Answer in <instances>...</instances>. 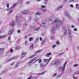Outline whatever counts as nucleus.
<instances>
[{
  "label": "nucleus",
  "mask_w": 79,
  "mask_h": 79,
  "mask_svg": "<svg viewBox=\"0 0 79 79\" xmlns=\"http://www.w3.org/2000/svg\"><path fill=\"white\" fill-rule=\"evenodd\" d=\"M32 78V76H30L29 78H28L27 79H31Z\"/></svg>",
  "instance_id": "28"
},
{
  "label": "nucleus",
  "mask_w": 79,
  "mask_h": 79,
  "mask_svg": "<svg viewBox=\"0 0 79 79\" xmlns=\"http://www.w3.org/2000/svg\"><path fill=\"white\" fill-rule=\"evenodd\" d=\"M61 63V61L59 62L58 61H57V62H55L54 63V64L58 65V64H60Z\"/></svg>",
  "instance_id": "7"
},
{
  "label": "nucleus",
  "mask_w": 79,
  "mask_h": 79,
  "mask_svg": "<svg viewBox=\"0 0 79 79\" xmlns=\"http://www.w3.org/2000/svg\"><path fill=\"white\" fill-rule=\"evenodd\" d=\"M54 32H53V31H52V32L53 33H53H55V31H54Z\"/></svg>",
  "instance_id": "55"
},
{
  "label": "nucleus",
  "mask_w": 79,
  "mask_h": 79,
  "mask_svg": "<svg viewBox=\"0 0 79 79\" xmlns=\"http://www.w3.org/2000/svg\"><path fill=\"white\" fill-rule=\"evenodd\" d=\"M79 74V72H77L76 73H75V74Z\"/></svg>",
  "instance_id": "25"
},
{
  "label": "nucleus",
  "mask_w": 79,
  "mask_h": 79,
  "mask_svg": "<svg viewBox=\"0 0 79 79\" xmlns=\"http://www.w3.org/2000/svg\"><path fill=\"white\" fill-rule=\"evenodd\" d=\"M49 21H51V19H49Z\"/></svg>",
  "instance_id": "58"
},
{
  "label": "nucleus",
  "mask_w": 79,
  "mask_h": 79,
  "mask_svg": "<svg viewBox=\"0 0 79 79\" xmlns=\"http://www.w3.org/2000/svg\"><path fill=\"white\" fill-rule=\"evenodd\" d=\"M40 66L41 67V68H43V67H44L45 66L44 65H43L42 64H40Z\"/></svg>",
  "instance_id": "17"
},
{
  "label": "nucleus",
  "mask_w": 79,
  "mask_h": 79,
  "mask_svg": "<svg viewBox=\"0 0 79 79\" xmlns=\"http://www.w3.org/2000/svg\"><path fill=\"white\" fill-rule=\"evenodd\" d=\"M73 31H77V29L76 28H74V29H73Z\"/></svg>",
  "instance_id": "37"
},
{
  "label": "nucleus",
  "mask_w": 79,
  "mask_h": 79,
  "mask_svg": "<svg viewBox=\"0 0 79 79\" xmlns=\"http://www.w3.org/2000/svg\"><path fill=\"white\" fill-rule=\"evenodd\" d=\"M20 48V47L19 46H17L16 48L15 49L16 50H19Z\"/></svg>",
  "instance_id": "14"
},
{
  "label": "nucleus",
  "mask_w": 79,
  "mask_h": 79,
  "mask_svg": "<svg viewBox=\"0 0 79 79\" xmlns=\"http://www.w3.org/2000/svg\"><path fill=\"white\" fill-rule=\"evenodd\" d=\"M10 52H11V53H12V52H13V49H10Z\"/></svg>",
  "instance_id": "38"
},
{
  "label": "nucleus",
  "mask_w": 79,
  "mask_h": 79,
  "mask_svg": "<svg viewBox=\"0 0 79 79\" xmlns=\"http://www.w3.org/2000/svg\"><path fill=\"white\" fill-rule=\"evenodd\" d=\"M46 11H47V10H45V9L43 10V12H46Z\"/></svg>",
  "instance_id": "35"
},
{
  "label": "nucleus",
  "mask_w": 79,
  "mask_h": 79,
  "mask_svg": "<svg viewBox=\"0 0 79 79\" xmlns=\"http://www.w3.org/2000/svg\"><path fill=\"white\" fill-rule=\"evenodd\" d=\"M41 14V13H38L37 12V13H36L35 15H40Z\"/></svg>",
  "instance_id": "20"
},
{
  "label": "nucleus",
  "mask_w": 79,
  "mask_h": 79,
  "mask_svg": "<svg viewBox=\"0 0 79 79\" xmlns=\"http://www.w3.org/2000/svg\"><path fill=\"white\" fill-rule=\"evenodd\" d=\"M78 22H79V19H78Z\"/></svg>",
  "instance_id": "59"
},
{
  "label": "nucleus",
  "mask_w": 79,
  "mask_h": 79,
  "mask_svg": "<svg viewBox=\"0 0 79 79\" xmlns=\"http://www.w3.org/2000/svg\"><path fill=\"white\" fill-rule=\"evenodd\" d=\"M37 1H38V2H40V0H37Z\"/></svg>",
  "instance_id": "56"
},
{
  "label": "nucleus",
  "mask_w": 79,
  "mask_h": 79,
  "mask_svg": "<svg viewBox=\"0 0 79 79\" xmlns=\"http://www.w3.org/2000/svg\"><path fill=\"white\" fill-rule=\"evenodd\" d=\"M51 39H54V38H52V37H51Z\"/></svg>",
  "instance_id": "49"
},
{
  "label": "nucleus",
  "mask_w": 79,
  "mask_h": 79,
  "mask_svg": "<svg viewBox=\"0 0 79 79\" xmlns=\"http://www.w3.org/2000/svg\"><path fill=\"white\" fill-rule=\"evenodd\" d=\"M76 7H77V6H78V4H76Z\"/></svg>",
  "instance_id": "43"
},
{
  "label": "nucleus",
  "mask_w": 79,
  "mask_h": 79,
  "mask_svg": "<svg viewBox=\"0 0 79 79\" xmlns=\"http://www.w3.org/2000/svg\"><path fill=\"white\" fill-rule=\"evenodd\" d=\"M18 19V16H16V20L17 21Z\"/></svg>",
  "instance_id": "36"
},
{
  "label": "nucleus",
  "mask_w": 79,
  "mask_h": 79,
  "mask_svg": "<svg viewBox=\"0 0 79 79\" xmlns=\"http://www.w3.org/2000/svg\"><path fill=\"white\" fill-rule=\"evenodd\" d=\"M30 49L31 50H32L33 49H34V44H32V45L30 47Z\"/></svg>",
  "instance_id": "6"
},
{
  "label": "nucleus",
  "mask_w": 79,
  "mask_h": 79,
  "mask_svg": "<svg viewBox=\"0 0 79 79\" xmlns=\"http://www.w3.org/2000/svg\"><path fill=\"white\" fill-rule=\"evenodd\" d=\"M10 39H11V38L10 37H9V38H8V40H10Z\"/></svg>",
  "instance_id": "45"
},
{
  "label": "nucleus",
  "mask_w": 79,
  "mask_h": 79,
  "mask_svg": "<svg viewBox=\"0 0 79 79\" xmlns=\"http://www.w3.org/2000/svg\"><path fill=\"white\" fill-rule=\"evenodd\" d=\"M59 20V19L57 18V19L54 21V23H56V22H58L59 21H60V20Z\"/></svg>",
  "instance_id": "10"
},
{
  "label": "nucleus",
  "mask_w": 79,
  "mask_h": 79,
  "mask_svg": "<svg viewBox=\"0 0 79 79\" xmlns=\"http://www.w3.org/2000/svg\"><path fill=\"white\" fill-rule=\"evenodd\" d=\"M25 55H26V53L23 52L22 54V57H23V56H25Z\"/></svg>",
  "instance_id": "15"
},
{
  "label": "nucleus",
  "mask_w": 79,
  "mask_h": 79,
  "mask_svg": "<svg viewBox=\"0 0 79 79\" xmlns=\"http://www.w3.org/2000/svg\"><path fill=\"white\" fill-rule=\"evenodd\" d=\"M65 32H64V34H67V29H65Z\"/></svg>",
  "instance_id": "19"
},
{
  "label": "nucleus",
  "mask_w": 79,
  "mask_h": 79,
  "mask_svg": "<svg viewBox=\"0 0 79 79\" xmlns=\"http://www.w3.org/2000/svg\"><path fill=\"white\" fill-rule=\"evenodd\" d=\"M41 8H45V6H41Z\"/></svg>",
  "instance_id": "29"
},
{
  "label": "nucleus",
  "mask_w": 79,
  "mask_h": 79,
  "mask_svg": "<svg viewBox=\"0 0 79 79\" xmlns=\"http://www.w3.org/2000/svg\"><path fill=\"white\" fill-rule=\"evenodd\" d=\"M26 4H29V2H26L25 3Z\"/></svg>",
  "instance_id": "34"
},
{
  "label": "nucleus",
  "mask_w": 79,
  "mask_h": 79,
  "mask_svg": "<svg viewBox=\"0 0 79 79\" xmlns=\"http://www.w3.org/2000/svg\"><path fill=\"white\" fill-rule=\"evenodd\" d=\"M10 25L11 26H13L14 25V23H10Z\"/></svg>",
  "instance_id": "21"
},
{
  "label": "nucleus",
  "mask_w": 79,
  "mask_h": 79,
  "mask_svg": "<svg viewBox=\"0 0 79 79\" xmlns=\"http://www.w3.org/2000/svg\"><path fill=\"white\" fill-rule=\"evenodd\" d=\"M13 11V10H11L9 12V13H11V12H12V11Z\"/></svg>",
  "instance_id": "47"
},
{
  "label": "nucleus",
  "mask_w": 79,
  "mask_h": 79,
  "mask_svg": "<svg viewBox=\"0 0 79 79\" xmlns=\"http://www.w3.org/2000/svg\"><path fill=\"white\" fill-rule=\"evenodd\" d=\"M71 7H73V4H71L70 5Z\"/></svg>",
  "instance_id": "41"
},
{
  "label": "nucleus",
  "mask_w": 79,
  "mask_h": 79,
  "mask_svg": "<svg viewBox=\"0 0 79 79\" xmlns=\"http://www.w3.org/2000/svg\"><path fill=\"white\" fill-rule=\"evenodd\" d=\"M69 2H71V1H69Z\"/></svg>",
  "instance_id": "62"
},
{
  "label": "nucleus",
  "mask_w": 79,
  "mask_h": 79,
  "mask_svg": "<svg viewBox=\"0 0 79 79\" xmlns=\"http://www.w3.org/2000/svg\"><path fill=\"white\" fill-rule=\"evenodd\" d=\"M52 59V58L50 57L49 60L48 59H44V60L45 62H49L50 61V60Z\"/></svg>",
  "instance_id": "5"
},
{
  "label": "nucleus",
  "mask_w": 79,
  "mask_h": 79,
  "mask_svg": "<svg viewBox=\"0 0 79 79\" xmlns=\"http://www.w3.org/2000/svg\"><path fill=\"white\" fill-rule=\"evenodd\" d=\"M13 64H14V62H13L11 63V66H13Z\"/></svg>",
  "instance_id": "39"
},
{
  "label": "nucleus",
  "mask_w": 79,
  "mask_h": 79,
  "mask_svg": "<svg viewBox=\"0 0 79 79\" xmlns=\"http://www.w3.org/2000/svg\"><path fill=\"white\" fill-rule=\"evenodd\" d=\"M67 63V62H65L63 67H59V69H61L62 71H64V68H65V66H66V65Z\"/></svg>",
  "instance_id": "1"
},
{
  "label": "nucleus",
  "mask_w": 79,
  "mask_h": 79,
  "mask_svg": "<svg viewBox=\"0 0 79 79\" xmlns=\"http://www.w3.org/2000/svg\"><path fill=\"white\" fill-rule=\"evenodd\" d=\"M52 55V54L51 53L49 52V53L45 55V56H47L48 57V56H49L50 55Z\"/></svg>",
  "instance_id": "8"
},
{
  "label": "nucleus",
  "mask_w": 79,
  "mask_h": 79,
  "mask_svg": "<svg viewBox=\"0 0 79 79\" xmlns=\"http://www.w3.org/2000/svg\"><path fill=\"white\" fill-rule=\"evenodd\" d=\"M3 50V49L0 48V51Z\"/></svg>",
  "instance_id": "50"
},
{
  "label": "nucleus",
  "mask_w": 79,
  "mask_h": 79,
  "mask_svg": "<svg viewBox=\"0 0 79 79\" xmlns=\"http://www.w3.org/2000/svg\"><path fill=\"white\" fill-rule=\"evenodd\" d=\"M6 7H7V8H8V7H9V3H7V4Z\"/></svg>",
  "instance_id": "30"
},
{
  "label": "nucleus",
  "mask_w": 79,
  "mask_h": 79,
  "mask_svg": "<svg viewBox=\"0 0 79 79\" xmlns=\"http://www.w3.org/2000/svg\"><path fill=\"white\" fill-rule=\"evenodd\" d=\"M78 8L79 9V7H78Z\"/></svg>",
  "instance_id": "64"
},
{
  "label": "nucleus",
  "mask_w": 79,
  "mask_h": 79,
  "mask_svg": "<svg viewBox=\"0 0 79 79\" xmlns=\"http://www.w3.org/2000/svg\"><path fill=\"white\" fill-rule=\"evenodd\" d=\"M27 36H25V38L27 39Z\"/></svg>",
  "instance_id": "52"
},
{
  "label": "nucleus",
  "mask_w": 79,
  "mask_h": 79,
  "mask_svg": "<svg viewBox=\"0 0 79 79\" xmlns=\"http://www.w3.org/2000/svg\"><path fill=\"white\" fill-rule=\"evenodd\" d=\"M29 11L27 10H25L23 11L22 13L23 15H24V14H26V13H29Z\"/></svg>",
  "instance_id": "3"
},
{
  "label": "nucleus",
  "mask_w": 79,
  "mask_h": 79,
  "mask_svg": "<svg viewBox=\"0 0 79 79\" xmlns=\"http://www.w3.org/2000/svg\"><path fill=\"white\" fill-rule=\"evenodd\" d=\"M15 66H16V67H18V65H17V64H16V65H15Z\"/></svg>",
  "instance_id": "54"
},
{
  "label": "nucleus",
  "mask_w": 79,
  "mask_h": 79,
  "mask_svg": "<svg viewBox=\"0 0 79 79\" xmlns=\"http://www.w3.org/2000/svg\"><path fill=\"white\" fill-rule=\"evenodd\" d=\"M71 27L72 28H74V26L72 25L71 26Z\"/></svg>",
  "instance_id": "40"
},
{
  "label": "nucleus",
  "mask_w": 79,
  "mask_h": 79,
  "mask_svg": "<svg viewBox=\"0 0 79 79\" xmlns=\"http://www.w3.org/2000/svg\"><path fill=\"white\" fill-rule=\"evenodd\" d=\"M74 67H77V66H78V64H75L74 65Z\"/></svg>",
  "instance_id": "23"
},
{
  "label": "nucleus",
  "mask_w": 79,
  "mask_h": 79,
  "mask_svg": "<svg viewBox=\"0 0 79 79\" xmlns=\"http://www.w3.org/2000/svg\"><path fill=\"white\" fill-rule=\"evenodd\" d=\"M0 79H2L1 78H0Z\"/></svg>",
  "instance_id": "61"
},
{
  "label": "nucleus",
  "mask_w": 79,
  "mask_h": 79,
  "mask_svg": "<svg viewBox=\"0 0 79 79\" xmlns=\"http://www.w3.org/2000/svg\"><path fill=\"white\" fill-rule=\"evenodd\" d=\"M35 55H35V54L33 55L32 56H31V57H30L29 58H30V59L32 58H34V56H35Z\"/></svg>",
  "instance_id": "11"
},
{
  "label": "nucleus",
  "mask_w": 79,
  "mask_h": 79,
  "mask_svg": "<svg viewBox=\"0 0 79 79\" xmlns=\"http://www.w3.org/2000/svg\"><path fill=\"white\" fill-rule=\"evenodd\" d=\"M45 72H43L42 73H38V76H40V75H41L42 74H43Z\"/></svg>",
  "instance_id": "18"
},
{
  "label": "nucleus",
  "mask_w": 79,
  "mask_h": 79,
  "mask_svg": "<svg viewBox=\"0 0 79 79\" xmlns=\"http://www.w3.org/2000/svg\"><path fill=\"white\" fill-rule=\"evenodd\" d=\"M37 61H38V63H41V62H42V59H38L36 60L35 61V62H34V63H36V62H37Z\"/></svg>",
  "instance_id": "4"
},
{
  "label": "nucleus",
  "mask_w": 79,
  "mask_h": 79,
  "mask_svg": "<svg viewBox=\"0 0 79 79\" xmlns=\"http://www.w3.org/2000/svg\"><path fill=\"white\" fill-rule=\"evenodd\" d=\"M64 1H66V0H64Z\"/></svg>",
  "instance_id": "60"
},
{
  "label": "nucleus",
  "mask_w": 79,
  "mask_h": 79,
  "mask_svg": "<svg viewBox=\"0 0 79 79\" xmlns=\"http://www.w3.org/2000/svg\"><path fill=\"white\" fill-rule=\"evenodd\" d=\"M37 52L38 53H39V52H40V51H37Z\"/></svg>",
  "instance_id": "48"
},
{
  "label": "nucleus",
  "mask_w": 79,
  "mask_h": 79,
  "mask_svg": "<svg viewBox=\"0 0 79 79\" xmlns=\"http://www.w3.org/2000/svg\"><path fill=\"white\" fill-rule=\"evenodd\" d=\"M55 47H56V45H54L52 46V48H55Z\"/></svg>",
  "instance_id": "31"
},
{
  "label": "nucleus",
  "mask_w": 79,
  "mask_h": 79,
  "mask_svg": "<svg viewBox=\"0 0 79 79\" xmlns=\"http://www.w3.org/2000/svg\"><path fill=\"white\" fill-rule=\"evenodd\" d=\"M46 2H48V0H45Z\"/></svg>",
  "instance_id": "53"
},
{
  "label": "nucleus",
  "mask_w": 79,
  "mask_h": 79,
  "mask_svg": "<svg viewBox=\"0 0 79 79\" xmlns=\"http://www.w3.org/2000/svg\"><path fill=\"white\" fill-rule=\"evenodd\" d=\"M37 57H35L33 59L31 60L28 63V64H30L32 63L35 60V59Z\"/></svg>",
  "instance_id": "2"
},
{
  "label": "nucleus",
  "mask_w": 79,
  "mask_h": 79,
  "mask_svg": "<svg viewBox=\"0 0 79 79\" xmlns=\"http://www.w3.org/2000/svg\"><path fill=\"white\" fill-rule=\"evenodd\" d=\"M62 8V6H61L60 7L57 8V10H59V9H60V8Z\"/></svg>",
  "instance_id": "26"
},
{
  "label": "nucleus",
  "mask_w": 79,
  "mask_h": 79,
  "mask_svg": "<svg viewBox=\"0 0 79 79\" xmlns=\"http://www.w3.org/2000/svg\"><path fill=\"white\" fill-rule=\"evenodd\" d=\"M29 40L30 41H31V40H33V38H32V37H30Z\"/></svg>",
  "instance_id": "13"
},
{
  "label": "nucleus",
  "mask_w": 79,
  "mask_h": 79,
  "mask_svg": "<svg viewBox=\"0 0 79 79\" xmlns=\"http://www.w3.org/2000/svg\"><path fill=\"white\" fill-rule=\"evenodd\" d=\"M69 35H71V33H70V32L69 33Z\"/></svg>",
  "instance_id": "51"
},
{
  "label": "nucleus",
  "mask_w": 79,
  "mask_h": 79,
  "mask_svg": "<svg viewBox=\"0 0 79 79\" xmlns=\"http://www.w3.org/2000/svg\"><path fill=\"white\" fill-rule=\"evenodd\" d=\"M40 40H42V37H40Z\"/></svg>",
  "instance_id": "42"
},
{
  "label": "nucleus",
  "mask_w": 79,
  "mask_h": 79,
  "mask_svg": "<svg viewBox=\"0 0 79 79\" xmlns=\"http://www.w3.org/2000/svg\"><path fill=\"white\" fill-rule=\"evenodd\" d=\"M38 29H39V28H37V29H36L35 30L37 31V30H38Z\"/></svg>",
  "instance_id": "46"
},
{
  "label": "nucleus",
  "mask_w": 79,
  "mask_h": 79,
  "mask_svg": "<svg viewBox=\"0 0 79 79\" xmlns=\"http://www.w3.org/2000/svg\"><path fill=\"white\" fill-rule=\"evenodd\" d=\"M15 57H13L12 58H11V59H10V60H12L14 59H15Z\"/></svg>",
  "instance_id": "27"
},
{
  "label": "nucleus",
  "mask_w": 79,
  "mask_h": 79,
  "mask_svg": "<svg viewBox=\"0 0 79 79\" xmlns=\"http://www.w3.org/2000/svg\"><path fill=\"white\" fill-rule=\"evenodd\" d=\"M7 10H8V9H7Z\"/></svg>",
  "instance_id": "63"
},
{
  "label": "nucleus",
  "mask_w": 79,
  "mask_h": 79,
  "mask_svg": "<svg viewBox=\"0 0 79 79\" xmlns=\"http://www.w3.org/2000/svg\"><path fill=\"white\" fill-rule=\"evenodd\" d=\"M35 65L36 66H37V65L35 64Z\"/></svg>",
  "instance_id": "57"
},
{
  "label": "nucleus",
  "mask_w": 79,
  "mask_h": 79,
  "mask_svg": "<svg viewBox=\"0 0 79 79\" xmlns=\"http://www.w3.org/2000/svg\"><path fill=\"white\" fill-rule=\"evenodd\" d=\"M21 32V31L20 30H18L17 31L18 33H20Z\"/></svg>",
  "instance_id": "33"
},
{
  "label": "nucleus",
  "mask_w": 79,
  "mask_h": 79,
  "mask_svg": "<svg viewBox=\"0 0 79 79\" xmlns=\"http://www.w3.org/2000/svg\"><path fill=\"white\" fill-rule=\"evenodd\" d=\"M5 37V35H4L3 36H0V39H1V38H3V37Z\"/></svg>",
  "instance_id": "22"
},
{
  "label": "nucleus",
  "mask_w": 79,
  "mask_h": 79,
  "mask_svg": "<svg viewBox=\"0 0 79 79\" xmlns=\"http://www.w3.org/2000/svg\"><path fill=\"white\" fill-rule=\"evenodd\" d=\"M45 26V23H43L42 24H41L40 26L41 27H43Z\"/></svg>",
  "instance_id": "9"
},
{
  "label": "nucleus",
  "mask_w": 79,
  "mask_h": 79,
  "mask_svg": "<svg viewBox=\"0 0 79 79\" xmlns=\"http://www.w3.org/2000/svg\"><path fill=\"white\" fill-rule=\"evenodd\" d=\"M57 74V73H55L54 74V75H53V77H55V76H56V75Z\"/></svg>",
  "instance_id": "32"
},
{
  "label": "nucleus",
  "mask_w": 79,
  "mask_h": 79,
  "mask_svg": "<svg viewBox=\"0 0 79 79\" xmlns=\"http://www.w3.org/2000/svg\"><path fill=\"white\" fill-rule=\"evenodd\" d=\"M8 34H10V35H11V34H12V31H9V32L8 33Z\"/></svg>",
  "instance_id": "16"
},
{
  "label": "nucleus",
  "mask_w": 79,
  "mask_h": 79,
  "mask_svg": "<svg viewBox=\"0 0 79 79\" xmlns=\"http://www.w3.org/2000/svg\"><path fill=\"white\" fill-rule=\"evenodd\" d=\"M56 43L58 44V45H59V44H60V42H59V41H57L56 42Z\"/></svg>",
  "instance_id": "24"
},
{
  "label": "nucleus",
  "mask_w": 79,
  "mask_h": 79,
  "mask_svg": "<svg viewBox=\"0 0 79 79\" xmlns=\"http://www.w3.org/2000/svg\"><path fill=\"white\" fill-rule=\"evenodd\" d=\"M73 77L74 79H77V77H74V76H73Z\"/></svg>",
  "instance_id": "44"
},
{
  "label": "nucleus",
  "mask_w": 79,
  "mask_h": 79,
  "mask_svg": "<svg viewBox=\"0 0 79 79\" xmlns=\"http://www.w3.org/2000/svg\"><path fill=\"white\" fill-rule=\"evenodd\" d=\"M15 6H16V3L14 4L11 7V8H13Z\"/></svg>",
  "instance_id": "12"
}]
</instances>
